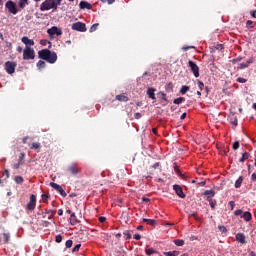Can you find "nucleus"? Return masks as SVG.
I'll return each instance as SVG.
<instances>
[{
  "mask_svg": "<svg viewBox=\"0 0 256 256\" xmlns=\"http://www.w3.org/2000/svg\"><path fill=\"white\" fill-rule=\"evenodd\" d=\"M38 57L43 61H47V63H50L51 65L57 63V53L49 49H42L38 51Z\"/></svg>",
  "mask_w": 256,
  "mask_h": 256,
  "instance_id": "1",
  "label": "nucleus"
},
{
  "mask_svg": "<svg viewBox=\"0 0 256 256\" xmlns=\"http://www.w3.org/2000/svg\"><path fill=\"white\" fill-rule=\"evenodd\" d=\"M62 1L63 0H45L40 5V11H51V9H53V11H57Z\"/></svg>",
  "mask_w": 256,
  "mask_h": 256,
  "instance_id": "2",
  "label": "nucleus"
},
{
  "mask_svg": "<svg viewBox=\"0 0 256 256\" xmlns=\"http://www.w3.org/2000/svg\"><path fill=\"white\" fill-rule=\"evenodd\" d=\"M23 59L24 61H30L35 59V50L31 46H26L23 50Z\"/></svg>",
  "mask_w": 256,
  "mask_h": 256,
  "instance_id": "3",
  "label": "nucleus"
},
{
  "mask_svg": "<svg viewBox=\"0 0 256 256\" xmlns=\"http://www.w3.org/2000/svg\"><path fill=\"white\" fill-rule=\"evenodd\" d=\"M66 173H68V175L74 176L79 175V173H81V167H79V164L77 163L69 164L66 168Z\"/></svg>",
  "mask_w": 256,
  "mask_h": 256,
  "instance_id": "4",
  "label": "nucleus"
},
{
  "mask_svg": "<svg viewBox=\"0 0 256 256\" xmlns=\"http://www.w3.org/2000/svg\"><path fill=\"white\" fill-rule=\"evenodd\" d=\"M35 207H37V196L32 194L30 196V201L25 206V210L29 213V211H35Z\"/></svg>",
  "mask_w": 256,
  "mask_h": 256,
  "instance_id": "5",
  "label": "nucleus"
},
{
  "mask_svg": "<svg viewBox=\"0 0 256 256\" xmlns=\"http://www.w3.org/2000/svg\"><path fill=\"white\" fill-rule=\"evenodd\" d=\"M5 7L12 15H17V13H19V10L17 9V4L12 0H8L5 4Z\"/></svg>",
  "mask_w": 256,
  "mask_h": 256,
  "instance_id": "6",
  "label": "nucleus"
},
{
  "mask_svg": "<svg viewBox=\"0 0 256 256\" xmlns=\"http://www.w3.org/2000/svg\"><path fill=\"white\" fill-rule=\"evenodd\" d=\"M4 67L8 75H13V73H15V69L17 68V62L7 61L5 62Z\"/></svg>",
  "mask_w": 256,
  "mask_h": 256,
  "instance_id": "7",
  "label": "nucleus"
},
{
  "mask_svg": "<svg viewBox=\"0 0 256 256\" xmlns=\"http://www.w3.org/2000/svg\"><path fill=\"white\" fill-rule=\"evenodd\" d=\"M72 29L73 31H80V33H85V31H87V26L85 25V23L76 22L72 24Z\"/></svg>",
  "mask_w": 256,
  "mask_h": 256,
  "instance_id": "8",
  "label": "nucleus"
},
{
  "mask_svg": "<svg viewBox=\"0 0 256 256\" xmlns=\"http://www.w3.org/2000/svg\"><path fill=\"white\" fill-rule=\"evenodd\" d=\"M188 67H190L194 77H199V66L192 60L188 61Z\"/></svg>",
  "mask_w": 256,
  "mask_h": 256,
  "instance_id": "9",
  "label": "nucleus"
},
{
  "mask_svg": "<svg viewBox=\"0 0 256 256\" xmlns=\"http://www.w3.org/2000/svg\"><path fill=\"white\" fill-rule=\"evenodd\" d=\"M50 187H52V189H55L56 191H58V193H60V195L62 197H65L67 195V192H65L63 187L55 182H51Z\"/></svg>",
  "mask_w": 256,
  "mask_h": 256,
  "instance_id": "10",
  "label": "nucleus"
},
{
  "mask_svg": "<svg viewBox=\"0 0 256 256\" xmlns=\"http://www.w3.org/2000/svg\"><path fill=\"white\" fill-rule=\"evenodd\" d=\"M47 33L48 35H57V37H59L60 35H63V30L59 29L57 26H53L47 30Z\"/></svg>",
  "mask_w": 256,
  "mask_h": 256,
  "instance_id": "11",
  "label": "nucleus"
},
{
  "mask_svg": "<svg viewBox=\"0 0 256 256\" xmlns=\"http://www.w3.org/2000/svg\"><path fill=\"white\" fill-rule=\"evenodd\" d=\"M173 189L178 197L185 199L186 195L183 193V188L180 185L175 184Z\"/></svg>",
  "mask_w": 256,
  "mask_h": 256,
  "instance_id": "12",
  "label": "nucleus"
},
{
  "mask_svg": "<svg viewBox=\"0 0 256 256\" xmlns=\"http://www.w3.org/2000/svg\"><path fill=\"white\" fill-rule=\"evenodd\" d=\"M252 63H255V58H249L245 63H240L237 69H247Z\"/></svg>",
  "mask_w": 256,
  "mask_h": 256,
  "instance_id": "13",
  "label": "nucleus"
},
{
  "mask_svg": "<svg viewBox=\"0 0 256 256\" xmlns=\"http://www.w3.org/2000/svg\"><path fill=\"white\" fill-rule=\"evenodd\" d=\"M21 41L26 45V47H33V45H35V41H33V39H29L27 36L22 37Z\"/></svg>",
  "mask_w": 256,
  "mask_h": 256,
  "instance_id": "14",
  "label": "nucleus"
},
{
  "mask_svg": "<svg viewBox=\"0 0 256 256\" xmlns=\"http://www.w3.org/2000/svg\"><path fill=\"white\" fill-rule=\"evenodd\" d=\"M79 7H80V9H88V10L93 9V5H91V3L87 2V1H81L79 3Z\"/></svg>",
  "mask_w": 256,
  "mask_h": 256,
  "instance_id": "15",
  "label": "nucleus"
},
{
  "mask_svg": "<svg viewBox=\"0 0 256 256\" xmlns=\"http://www.w3.org/2000/svg\"><path fill=\"white\" fill-rule=\"evenodd\" d=\"M236 241H238V243H241L242 245H245V243H247V241L245 240V234L237 233L236 234Z\"/></svg>",
  "mask_w": 256,
  "mask_h": 256,
  "instance_id": "16",
  "label": "nucleus"
},
{
  "mask_svg": "<svg viewBox=\"0 0 256 256\" xmlns=\"http://www.w3.org/2000/svg\"><path fill=\"white\" fill-rule=\"evenodd\" d=\"M155 91H157V89H155V88H148V90H147V95H148L149 99H153V101H155L157 99L155 97Z\"/></svg>",
  "mask_w": 256,
  "mask_h": 256,
  "instance_id": "17",
  "label": "nucleus"
},
{
  "mask_svg": "<svg viewBox=\"0 0 256 256\" xmlns=\"http://www.w3.org/2000/svg\"><path fill=\"white\" fill-rule=\"evenodd\" d=\"M116 100L121 101L123 103H127V101H129V97H127V95L125 94H119V95H116Z\"/></svg>",
  "mask_w": 256,
  "mask_h": 256,
  "instance_id": "18",
  "label": "nucleus"
},
{
  "mask_svg": "<svg viewBox=\"0 0 256 256\" xmlns=\"http://www.w3.org/2000/svg\"><path fill=\"white\" fill-rule=\"evenodd\" d=\"M30 149H34L39 153V149H41V143L39 142H33L32 144H29Z\"/></svg>",
  "mask_w": 256,
  "mask_h": 256,
  "instance_id": "19",
  "label": "nucleus"
},
{
  "mask_svg": "<svg viewBox=\"0 0 256 256\" xmlns=\"http://www.w3.org/2000/svg\"><path fill=\"white\" fill-rule=\"evenodd\" d=\"M241 218L244 219V221H251V219H253V216L251 215V212L246 211L243 213Z\"/></svg>",
  "mask_w": 256,
  "mask_h": 256,
  "instance_id": "20",
  "label": "nucleus"
},
{
  "mask_svg": "<svg viewBox=\"0 0 256 256\" xmlns=\"http://www.w3.org/2000/svg\"><path fill=\"white\" fill-rule=\"evenodd\" d=\"M142 221L143 223H147V225H151L152 227H154V225H157V220L154 219L143 218Z\"/></svg>",
  "mask_w": 256,
  "mask_h": 256,
  "instance_id": "21",
  "label": "nucleus"
},
{
  "mask_svg": "<svg viewBox=\"0 0 256 256\" xmlns=\"http://www.w3.org/2000/svg\"><path fill=\"white\" fill-rule=\"evenodd\" d=\"M249 157H251V154L249 152H244L242 157L239 159V163H245Z\"/></svg>",
  "mask_w": 256,
  "mask_h": 256,
  "instance_id": "22",
  "label": "nucleus"
},
{
  "mask_svg": "<svg viewBox=\"0 0 256 256\" xmlns=\"http://www.w3.org/2000/svg\"><path fill=\"white\" fill-rule=\"evenodd\" d=\"M29 5V0H18V6L20 9H25Z\"/></svg>",
  "mask_w": 256,
  "mask_h": 256,
  "instance_id": "23",
  "label": "nucleus"
},
{
  "mask_svg": "<svg viewBox=\"0 0 256 256\" xmlns=\"http://www.w3.org/2000/svg\"><path fill=\"white\" fill-rule=\"evenodd\" d=\"M243 176H240L236 181H235V188L239 189L241 185H243Z\"/></svg>",
  "mask_w": 256,
  "mask_h": 256,
  "instance_id": "24",
  "label": "nucleus"
},
{
  "mask_svg": "<svg viewBox=\"0 0 256 256\" xmlns=\"http://www.w3.org/2000/svg\"><path fill=\"white\" fill-rule=\"evenodd\" d=\"M78 221H77V216H75V213H72L70 215V224L71 225H77Z\"/></svg>",
  "mask_w": 256,
  "mask_h": 256,
  "instance_id": "25",
  "label": "nucleus"
},
{
  "mask_svg": "<svg viewBox=\"0 0 256 256\" xmlns=\"http://www.w3.org/2000/svg\"><path fill=\"white\" fill-rule=\"evenodd\" d=\"M14 181L15 183H17V185H23V182L25 181V179H23L22 176H15Z\"/></svg>",
  "mask_w": 256,
  "mask_h": 256,
  "instance_id": "26",
  "label": "nucleus"
},
{
  "mask_svg": "<svg viewBox=\"0 0 256 256\" xmlns=\"http://www.w3.org/2000/svg\"><path fill=\"white\" fill-rule=\"evenodd\" d=\"M36 67H38V69H45V67H47V64L45 63V61L39 60L36 64Z\"/></svg>",
  "mask_w": 256,
  "mask_h": 256,
  "instance_id": "27",
  "label": "nucleus"
},
{
  "mask_svg": "<svg viewBox=\"0 0 256 256\" xmlns=\"http://www.w3.org/2000/svg\"><path fill=\"white\" fill-rule=\"evenodd\" d=\"M174 171L177 175H179V177H181L182 179H185L184 174L181 172V170L179 169V167L177 165L174 166Z\"/></svg>",
  "mask_w": 256,
  "mask_h": 256,
  "instance_id": "28",
  "label": "nucleus"
},
{
  "mask_svg": "<svg viewBox=\"0 0 256 256\" xmlns=\"http://www.w3.org/2000/svg\"><path fill=\"white\" fill-rule=\"evenodd\" d=\"M174 244L177 247H183V245H185V240H183V239H176V240H174Z\"/></svg>",
  "mask_w": 256,
  "mask_h": 256,
  "instance_id": "29",
  "label": "nucleus"
},
{
  "mask_svg": "<svg viewBox=\"0 0 256 256\" xmlns=\"http://www.w3.org/2000/svg\"><path fill=\"white\" fill-rule=\"evenodd\" d=\"M183 101H185V98L184 97H179V98L174 99L173 103L175 105H181V103H183Z\"/></svg>",
  "mask_w": 256,
  "mask_h": 256,
  "instance_id": "30",
  "label": "nucleus"
},
{
  "mask_svg": "<svg viewBox=\"0 0 256 256\" xmlns=\"http://www.w3.org/2000/svg\"><path fill=\"white\" fill-rule=\"evenodd\" d=\"M165 256H179V251L164 252Z\"/></svg>",
  "mask_w": 256,
  "mask_h": 256,
  "instance_id": "31",
  "label": "nucleus"
},
{
  "mask_svg": "<svg viewBox=\"0 0 256 256\" xmlns=\"http://www.w3.org/2000/svg\"><path fill=\"white\" fill-rule=\"evenodd\" d=\"M189 89H190L189 86H186V85L182 86L180 89L181 95H185L187 91H189Z\"/></svg>",
  "mask_w": 256,
  "mask_h": 256,
  "instance_id": "32",
  "label": "nucleus"
},
{
  "mask_svg": "<svg viewBox=\"0 0 256 256\" xmlns=\"http://www.w3.org/2000/svg\"><path fill=\"white\" fill-rule=\"evenodd\" d=\"M3 242L5 243V244H7V243H9V239H11V235H9V233H4L3 234Z\"/></svg>",
  "mask_w": 256,
  "mask_h": 256,
  "instance_id": "33",
  "label": "nucleus"
},
{
  "mask_svg": "<svg viewBox=\"0 0 256 256\" xmlns=\"http://www.w3.org/2000/svg\"><path fill=\"white\" fill-rule=\"evenodd\" d=\"M41 197H42L43 203H48L49 197H51V195H49V193H47V194H42Z\"/></svg>",
  "mask_w": 256,
  "mask_h": 256,
  "instance_id": "34",
  "label": "nucleus"
},
{
  "mask_svg": "<svg viewBox=\"0 0 256 256\" xmlns=\"http://www.w3.org/2000/svg\"><path fill=\"white\" fill-rule=\"evenodd\" d=\"M197 85L200 91H204L205 89V84L201 80H197Z\"/></svg>",
  "mask_w": 256,
  "mask_h": 256,
  "instance_id": "35",
  "label": "nucleus"
},
{
  "mask_svg": "<svg viewBox=\"0 0 256 256\" xmlns=\"http://www.w3.org/2000/svg\"><path fill=\"white\" fill-rule=\"evenodd\" d=\"M99 27V23H95L93 24L90 29H89V32L90 33H95V30Z\"/></svg>",
  "mask_w": 256,
  "mask_h": 256,
  "instance_id": "36",
  "label": "nucleus"
},
{
  "mask_svg": "<svg viewBox=\"0 0 256 256\" xmlns=\"http://www.w3.org/2000/svg\"><path fill=\"white\" fill-rule=\"evenodd\" d=\"M158 97L160 99H163V101H167V94H165L164 92H158Z\"/></svg>",
  "mask_w": 256,
  "mask_h": 256,
  "instance_id": "37",
  "label": "nucleus"
},
{
  "mask_svg": "<svg viewBox=\"0 0 256 256\" xmlns=\"http://www.w3.org/2000/svg\"><path fill=\"white\" fill-rule=\"evenodd\" d=\"M246 27H247V29H255V26L253 25V21H251V20H248L246 22Z\"/></svg>",
  "mask_w": 256,
  "mask_h": 256,
  "instance_id": "38",
  "label": "nucleus"
},
{
  "mask_svg": "<svg viewBox=\"0 0 256 256\" xmlns=\"http://www.w3.org/2000/svg\"><path fill=\"white\" fill-rule=\"evenodd\" d=\"M145 253H146V255H153V254H155L157 252L155 251V249L149 248V249L145 250Z\"/></svg>",
  "mask_w": 256,
  "mask_h": 256,
  "instance_id": "39",
  "label": "nucleus"
},
{
  "mask_svg": "<svg viewBox=\"0 0 256 256\" xmlns=\"http://www.w3.org/2000/svg\"><path fill=\"white\" fill-rule=\"evenodd\" d=\"M204 195H208V197H209V196L215 197V191H213V190H206V191L204 192Z\"/></svg>",
  "mask_w": 256,
  "mask_h": 256,
  "instance_id": "40",
  "label": "nucleus"
},
{
  "mask_svg": "<svg viewBox=\"0 0 256 256\" xmlns=\"http://www.w3.org/2000/svg\"><path fill=\"white\" fill-rule=\"evenodd\" d=\"M123 235H124V237H126V240L131 239V233L129 232V230H125L123 232Z\"/></svg>",
  "mask_w": 256,
  "mask_h": 256,
  "instance_id": "41",
  "label": "nucleus"
},
{
  "mask_svg": "<svg viewBox=\"0 0 256 256\" xmlns=\"http://www.w3.org/2000/svg\"><path fill=\"white\" fill-rule=\"evenodd\" d=\"M239 147H240L239 141L234 142L232 145V149H234V151H237V149H239Z\"/></svg>",
  "mask_w": 256,
  "mask_h": 256,
  "instance_id": "42",
  "label": "nucleus"
},
{
  "mask_svg": "<svg viewBox=\"0 0 256 256\" xmlns=\"http://www.w3.org/2000/svg\"><path fill=\"white\" fill-rule=\"evenodd\" d=\"M71 247H73V240H67L66 241V248L71 249Z\"/></svg>",
  "mask_w": 256,
  "mask_h": 256,
  "instance_id": "43",
  "label": "nucleus"
},
{
  "mask_svg": "<svg viewBox=\"0 0 256 256\" xmlns=\"http://www.w3.org/2000/svg\"><path fill=\"white\" fill-rule=\"evenodd\" d=\"M55 241L56 243H61V241H63V236H61V234L56 235Z\"/></svg>",
  "mask_w": 256,
  "mask_h": 256,
  "instance_id": "44",
  "label": "nucleus"
},
{
  "mask_svg": "<svg viewBox=\"0 0 256 256\" xmlns=\"http://www.w3.org/2000/svg\"><path fill=\"white\" fill-rule=\"evenodd\" d=\"M210 91L209 86H206L202 92L204 93L205 97H208Z\"/></svg>",
  "mask_w": 256,
  "mask_h": 256,
  "instance_id": "45",
  "label": "nucleus"
},
{
  "mask_svg": "<svg viewBox=\"0 0 256 256\" xmlns=\"http://www.w3.org/2000/svg\"><path fill=\"white\" fill-rule=\"evenodd\" d=\"M23 159H25V152L20 153L18 163H23Z\"/></svg>",
  "mask_w": 256,
  "mask_h": 256,
  "instance_id": "46",
  "label": "nucleus"
},
{
  "mask_svg": "<svg viewBox=\"0 0 256 256\" xmlns=\"http://www.w3.org/2000/svg\"><path fill=\"white\" fill-rule=\"evenodd\" d=\"M79 249H81V244H77V245L72 249V253H77V251H79Z\"/></svg>",
  "mask_w": 256,
  "mask_h": 256,
  "instance_id": "47",
  "label": "nucleus"
},
{
  "mask_svg": "<svg viewBox=\"0 0 256 256\" xmlns=\"http://www.w3.org/2000/svg\"><path fill=\"white\" fill-rule=\"evenodd\" d=\"M236 81H237V83H247V79L241 78V77H238V78L236 79Z\"/></svg>",
  "mask_w": 256,
  "mask_h": 256,
  "instance_id": "48",
  "label": "nucleus"
},
{
  "mask_svg": "<svg viewBox=\"0 0 256 256\" xmlns=\"http://www.w3.org/2000/svg\"><path fill=\"white\" fill-rule=\"evenodd\" d=\"M217 206V201H213V202H210V207L212 209V211H215V207Z\"/></svg>",
  "mask_w": 256,
  "mask_h": 256,
  "instance_id": "49",
  "label": "nucleus"
},
{
  "mask_svg": "<svg viewBox=\"0 0 256 256\" xmlns=\"http://www.w3.org/2000/svg\"><path fill=\"white\" fill-rule=\"evenodd\" d=\"M234 215H235L236 217H239V215H243V210H241V209L236 210V211L234 212Z\"/></svg>",
  "mask_w": 256,
  "mask_h": 256,
  "instance_id": "50",
  "label": "nucleus"
},
{
  "mask_svg": "<svg viewBox=\"0 0 256 256\" xmlns=\"http://www.w3.org/2000/svg\"><path fill=\"white\" fill-rule=\"evenodd\" d=\"M218 229L221 233H227V228L225 226H219Z\"/></svg>",
  "mask_w": 256,
  "mask_h": 256,
  "instance_id": "51",
  "label": "nucleus"
},
{
  "mask_svg": "<svg viewBox=\"0 0 256 256\" xmlns=\"http://www.w3.org/2000/svg\"><path fill=\"white\" fill-rule=\"evenodd\" d=\"M241 61H243V58H242V57H237V58H234V59L232 60V63H239V62H241Z\"/></svg>",
  "mask_w": 256,
  "mask_h": 256,
  "instance_id": "52",
  "label": "nucleus"
},
{
  "mask_svg": "<svg viewBox=\"0 0 256 256\" xmlns=\"http://www.w3.org/2000/svg\"><path fill=\"white\" fill-rule=\"evenodd\" d=\"M189 217H194V219H195L196 221H199V216H197V213H196V212L191 213V214L189 215Z\"/></svg>",
  "mask_w": 256,
  "mask_h": 256,
  "instance_id": "53",
  "label": "nucleus"
},
{
  "mask_svg": "<svg viewBox=\"0 0 256 256\" xmlns=\"http://www.w3.org/2000/svg\"><path fill=\"white\" fill-rule=\"evenodd\" d=\"M55 213H57L55 210H45V214L46 215H51V214H55Z\"/></svg>",
  "mask_w": 256,
  "mask_h": 256,
  "instance_id": "54",
  "label": "nucleus"
},
{
  "mask_svg": "<svg viewBox=\"0 0 256 256\" xmlns=\"http://www.w3.org/2000/svg\"><path fill=\"white\" fill-rule=\"evenodd\" d=\"M189 49H195V46H184L182 48L183 51H189Z\"/></svg>",
  "mask_w": 256,
  "mask_h": 256,
  "instance_id": "55",
  "label": "nucleus"
},
{
  "mask_svg": "<svg viewBox=\"0 0 256 256\" xmlns=\"http://www.w3.org/2000/svg\"><path fill=\"white\" fill-rule=\"evenodd\" d=\"M229 205H230L231 211H233L235 209V201H230Z\"/></svg>",
  "mask_w": 256,
  "mask_h": 256,
  "instance_id": "56",
  "label": "nucleus"
},
{
  "mask_svg": "<svg viewBox=\"0 0 256 256\" xmlns=\"http://www.w3.org/2000/svg\"><path fill=\"white\" fill-rule=\"evenodd\" d=\"M22 164H23V163H21V162H18V163H16V164H14V165H13V169H19V167H21Z\"/></svg>",
  "mask_w": 256,
  "mask_h": 256,
  "instance_id": "57",
  "label": "nucleus"
},
{
  "mask_svg": "<svg viewBox=\"0 0 256 256\" xmlns=\"http://www.w3.org/2000/svg\"><path fill=\"white\" fill-rule=\"evenodd\" d=\"M98 220H99L100 223H105V221H107V218H105V217H103V216H100V217L98 218Z\"/></svg>",
  "mask_w": 256,
  "mask_h": 256,
  "instance_id": "58",
  "label": "nucleus"
},
{
  "mask_svg": "<svg viewBox=\"0 0 256 256\" xmlns=\"http://www.w3.org/2000/svg\"><path fill=\"white\" fill-rule=\"evenodd\" d=\"M141 117H142V115H141V113H139V112H136V113L134 114V118H135V119H141Z\"/></svg>",
  "mask_w": 256,
  "mask_h": 256,
  "instance_id": "59",
  "label": "nucleus"
},
{
  "mask_svg": "<svg viewBox=\"0 0 256 256\" xmlns=\"http://www.w3.org/2000/svg\"><path fill=\"white\" fill-rule=\"evenodd\" d=\"M197 185H198V187H205V185H207V182L202 181V182H199Z\"/></svg>",
  "mask_w": 256,
  "mask_h": 256,
  "instance_id": "60",
  "label": "nucleus"
},
{
  "mask_svg": "<svg viewBox=\"0 0 256 256\" xmlns=\"http://www.w3.org/2000/svg\"><path fill=\"white\" fill-rule=\"evenodd\" d=\"M3 175L6 176V179H9V170L5 169L4 172H3Z\"/></svg>",
  "mask_w": 256,
  "mask_h": 256,
  "instance_id": "61",
  "label": "nucleus"
},
{
  "mask_svg": "<svg viewBox=\"0 0 256 256\" xmlns=\"http://www.w3.org/2000/svg\"><path fill=\"white\" fill-rule=\"evenodd\" d=\"M251 181H253V183H256V173H253L251 175Z\"/></svg>",
  "mask_w": 256,
  "mask_h": 256,
  "instance_id": "62",
  "label": "nucleus"
},
{
  "mask_svg": "<svg viewBox=\"0 0 256 256\" xmlns=\"http://www.w3.org/2000/svg\"><path fill=\"white\" fill-rule=\"evenodd\" d=\"M134 239H136V241H139L141 239V234H135Z\"/></svg>",
  "mask_w": 256,
  "mask_h": 256,
  "instance_id": "63",
  "label": "nucleus"
},
{
  "mask_svg": "<svg viewBox=\"0 0 256 256\" xmlns=\"http://www.w3.org/2000/svg\"><path fill=\"white\" fill-rule=\"evenodd\" d=\"M207 201L209 203H212L214 200H213V196H207Z\"/></svg>",
  "mask_w": 256,
  "mask_h": 256,
  "instance_id": "64",
  "label": "nucleus"
}]
</instances>
